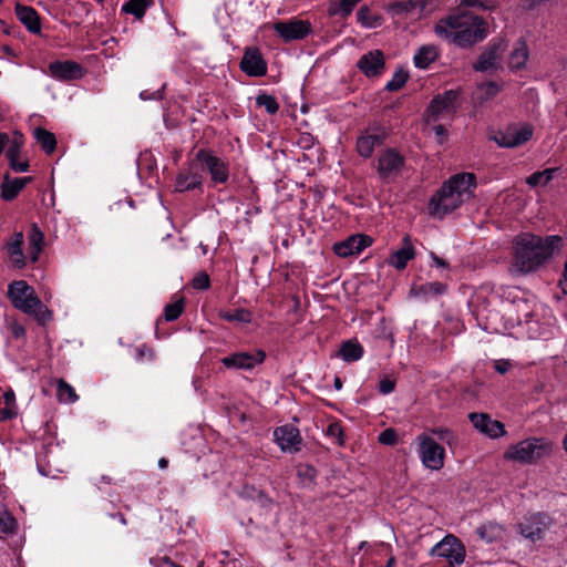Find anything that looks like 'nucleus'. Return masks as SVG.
<instances>
[{
  "mask_svg": "<svg viewBox=\"0 0 567 567\" xmlns=\"http://www.w3.org/2000/svg\"><path fill=\"white\" fill-rule=\"evenodd\" d=\"M1 399H2V403H4V405H9L14 410L16 396H14L13 391H11V390L7 391Z\"/></svg>",
  "mask_w": 567,
  "mask_h": 567,
  "instance_id": "58",
  "label": "nucleus"
},
{
  "mask_svg": "<svg viewBox=\"0 0 567 567\" xmlns=\"http://www.w3.org/2000/svg\"><path fill=\"white\" fill-rule=\"evenodd\" d=\"M17 520L13 516L8 513L0 515V533L10 534L13 533Z\"/></svg>",
  "mask_w": 567,
  "mask_h": 567,
  "instance_id": "45",
  "label": "nucleus"
},
{
  "mask_svg": "<svg viewBox=\"0 0 567 567\" xmlns=\"http://www.w3.org/2000/svg\"><path fill=\"white\" fill-rule=\"evenodd\" d=\"M202 183L203 176L198 172V164L193 161L186 172L177 175L175 186L177 192H186L200 187Z\"/></svg>",
  "mask_w": 567,
  "mask_h": 567,
  "instance_id": "22",
  "label": "nucleus"
},
{
  "mask_svg": "<svg viewBox=\"0 0 567 567\" xmlns=\"http://www.w3.org/2000/svg\"><path fill=\"white\" fill-rule=\"evenodd\" d=\"M564 239L559 235L537 236L525 233L517 236L514 246V265L522 274L537 269L540 265L560 251Z\"/></svg>",
  "mask_w": 567,
  "mask_h": 567,
  "instance_id": "2",
  "label": "nucleus"
},
{
  "mask_svg": "<svg viewBox=\"0 0 567 567\" xmlns=\"http://www.w3.org/2000/svg\"><path fill=\"white\" fill-rule=\"evenodd\" d=\"M372 244L370 236L358 234L352 235L343 241L333 245V251L340 257H349L360 254L364 248Z\"/></svg>",
  "mask_w": 567,
  "mask_h": 567,
  "instance_id": "16",
  "label": "nucleus"
},
{
  "mask_svg": "<svg viewBox=\"0 0 567 567\" xmlns=\"http://www.w3.org/2000/svg\"><path fill=\"white\" fill-rule=\"evenodd\" d=\"M34 138L41 145L47 154H52L56 147V138L53 133L42 127H37L33 132Z\"/></svg>",
  "mask_w": 567,
  "mask_h": 567,
  "instance_id": "33",
  "label": "nucleus"
},
{
  "mask_svg": "<svg viewBox=\"0 0 567 567\" xmlns=\"http://www.w3.org/2000/svg\"><path fill=\"white\" fill-rule=\"evenodd\" d=\"M511 367H512V363L509 360H498V361H495V364H494L496 372H498L501 374L506 373Z\"/></svg>",
  "mask_w": 567,
  "mask_h": 567,
  "instance_id": "57",
  "label": "nucleus"
},
{
  "mask_svg": "<svg viewBox=\"0 0 567 567\" xmlns=\"http://www.w3.org/2000/svg\"><path fill=\"white\" fill-rule=\"evenodd\" d=\"M240 69L249 76L266 75L267 62L258 48H246L240 61Z\"/></svg>",
  "mask_w": 567,
  "mask_h": 567,
  "instance_id": "13",
  "label": "nucleus"
},
{
  "mask_svg": "<svg viewBox=\"0 0 567 567\" xmlns=\"http://www.w3.org/2000/svg\"><path fill=\"white\" fill-rule=\"evenodd\" d=\"M184 309V299L181 298L173 303H168L164 309V317L166 321L176 320L183 312Z\"/></svg>",
  "mask_w": 567,
  "mask_h": 567,
  "instance_id": "43",
  "label": "nucleus"
},
{
  "mask_svg": "<svg viewBox=\"0 0 567 567\" xmlns=\"http://www.w3.org/2000/svg\"><path fill=\"white\" fill-rule=\"evenodd\" d=\"M43 238V233L37 224H33L29 235L30 248H42Z\"/></svg>",
  "mask_w": 567,
  "mask_h": 567,
  "instance_id": "46",
  "label": "nucleus"
},
{
  "mask_svg": "<svg viewBox=\"0 0 567 567\" xmlns=\"http://www.w3.org/2000/svg\"><path fill=\"white\" fill-rule=\"evenodd\" d=\"M272 29L284 40L289 43L307 38L311 31V23L307 20L292 18L287 21H277L272 24Z\"/></svg>",
  "mask_w": 567,
  "mask_h": 567,
  "instance_id": "7",
  "label": "nucleus"
},
{
  "mask_svg": "<svg viewBox=\"0 0 567 567\" xmlns=\"http://www.w3.org/2000/svg\"><path fill=\"white\" fill-rule=\"evenodd\" d=\"M338 355L347 362L358 361L363 355V348L355 340H347L341 344Z\"/></svg>",
  "mask_w": 567,
  "mask_h": 567,
  "instance_id": "29",
  "label": "nucleus"
},
{
  "mask_svg": "<svg viewBox=\"0 0 567 567\" xmlns=\"http://www.w3.org/2000/svg\"><path fill=\"white\" fill-rule=\"evenodd\" d=\"M431 257H432V259H433V261L435 262L436 266L442 267V268H447L449 267L447 261L444 260L443 258H440L434 252H431Z\"/></svg>",
  "mask_w": 567,
  "mask_h": 567,
  "instance_id": "62",
  "label": "nucleus"
},
{
  "mask_svg": "<svg viewBox=\"0 0 567 567\" xmlns=\"http://www.w3.org/2000/svg\"><path fill=\"white\" fill-rule=\"evenodd\" d=\"M384 55L380 50H373L363 54L357 63V66L360 69V71H362V73L368 78L380 75L384 69Z\"/></svg>",
  "mask_w": 567,
  "mask_h": 567,
  "instance_id": "18",
  "label": "nucleus"
},
{
  "mask_svg": "<svg viewBox=\"0 0 567 567\" xmlns=\"http://www.w3.org/2000/svg\"><path fill=\"white\" fill-rule=\"evenodd\" d=\"M533 136V127L528 124L522 126L513 124L504 131L497 132L493 140L502 147H517L529 141Z\"/></svg>",
  "mask_w": 567,
  "mask_h": 567,
  "instance_id": "10",
  "label": "nucleus"
},
{
  "mask_svg": "<svg viewBox=\"0 0 567 567\" xmlns=\"http://www.w3.org/2000/svg\"><path fill=\"white\" fill-rule=\"evenodd\" d=\"M192 286H193V288L198 289V290H207L210 287L209 276L205 271L198 272L194 277V279L192 281Z\"/></svg>",
  "mask_w": 567,
  "mask_h": 567,
  "instance_id": "48",
  "label": "nucleus"
},
{
  "mask_svg": "<svg viewBox=\"0 0 567 567\" xmlns=\"http://www.w3.org/2000/svg\"><path fill=\"white\" fill-rule=\"evenodd\" d=\"M430 555L445 558L451 565H461L465 558V547L457 537L447 535L432 547Z\"/></svg>",
  "mask_w": 567,
  "mask_h": 567,
  "instance_id": "5",
  "label": "nucleus"
},
{
  "mask_svg": "<svg viewBox=\"0 0 567 567\" xmlns=\"http://www.w3.org/2000/svg\"><path fill=\"white\" fill-rule=\"evenodd\" d=\"M506 49L507 42L504 39L491 41L473 64V69L477 72L498 70L501 68L502 55Z\"/></svg>",
  "mask_w": 567,
  "mask_h": 567,
  "instance_id": "6",
  "label": "nucleus"
},
{
  "mask_svg": "<svg viewBox=\"0 0 567 567\" xmlns=\"http://www.w3.org/2000/svg\"><path fill=\"white\" fill-rule=\"evenodd\" d=\"M14 11L19 21L28 29V31L34 34L40 33V17L32 7L17 3Z\"/></svg>",
  "mask_w": 567,
  "mask_h": 567,
  "instance_id": "24",
  "label": "nucleus"
},
{
  "mask_svg": "<svg viewBox=\"0 0 567 567\" xmlns=\"http://www.w3.org/2000/svg\"><path fill=\"white\" fill-rule=\"evenodd\" d=\"M468 417L475 429L491 437H498L505 434L504 424L497 420H492L488 414L471 413Z\"/></svg>",
  "mask_w": 567,
  "mask_h": 567,
  "instance_id": "19",
  "label": "nucleus"
},
{
  "mask_svg": "<svg viewBox=\"0 0 567 567\" xmlns=\"http://www.w3.org/2000/svg\"><path fill=\"white\" fill-rule=\"evenodd\" d=\"M415 257V249L412 245L409 235H405L402 240V247L393 251L389 259V265L398 270H403L408 262Z\"/></svg>",
  "mask_w": 567,
  "mask_h": 567,
  "instance_id": "23",
  "label": "nucleus"
},
{
  "mask_svg": "<svg viewBox=\"0 0 567 567\" xmlns=\"http://www.w3.org/2000/svg\"><path fill=\"white\" fill-rule=\"evenodd\" d=\"M409 79V73L403 69H399L392 76V80L388 82L385 89L390 92L399 91L404 86Z\"/></svg>",
  "mask_w": 567,
  "mask_h": 567,
  "instance_id": "40",
  "label": "nucleus"
},
{
  "mask_svg": "<svg viewBox=\"0 0 567 567\" xmlns=\"http://www.w3.org/2000/svg\"><path fill=\"white\" fill-rule=\"evenodd\" d=\"M358 21L369 28H373L380 24V17L371 16L370 9L368 7H361L357 13Z\"/></svg>",
  "mask_w": 567,
  "mask_h": 567,
  "instance_id": "42",
  "label": "nucleus"
},
{
  "mask_svg": "<svg viewBox=\"0 0 567 567\" xmlns=\"http://www.w3.org/2000/svg\"><path fill=\"white\" fill-rule=\"evenodd\" d=\"M434 97L431 100L425 113L427 115V122H436L442 114L454 113L455 110L447 105L444 101H440L439 104L434 105Z\"/></svg>",
  "mask_w": 567,
  "mask_h": 567,
  "instance_id": "34",
  "label": "nucleus"
},
{
  "mask_svg": "<svg viewBox=\"0 0 567 567\" xmlns=\"http://www.w3.org/2000/svg\"><path fill=\"white\" fill-rule=\"evenodd\" d=\"M256 103L260 107H265L267 113L276 114L279 110V104L272 95L262 93L256 97Z\"/></svg>",
  "mask_w": 567,
  "mask_h": 567,
  "instance_id": "41",
  "label": "nucleus"
},
{
  "mask_svg": "<svg viewBox=\"0 0 567 567\" xmlns=\"http://www.w3.org/2000/svg\"><path fill=\"white\" fill-rule=\"evenodd\" d=\"M11 331H12V334H13L14 338H21L25 333V329L22 326L18 324V323H13L11 326Z\"/></svg>",
  "mask_w": 567,
  "mask_h": 567,
  "instance_id": "61",
  "label": "nucleus"
},
{
  "mask_svg": "<svg viewBox=\"0 0 567 567\" xmlns=\"http://www.w3.org/2000/svg\"><path fill=\"white\" fill-rule=\"evenodd\" d=\"M328 436L336 439L339 445H343V431L339 423H330L326 430Z\"/></svg>",
  "mask_w": 567,
  "mask_h": 567,
  "instance_id": "49",
  "label": "nucleus"
},
{
  "mask_svg": "<svg viewBox=\"0 0 567 567\" xmlns=\"http://www.w3.org/2000/svg\"><path fill=\"white\" fill-rule=\"evenodd\" d=\"M152 2V0H130L122 7V10L140 20L144 17L146 9Z\"/></svg>",
  "mask_w": 567,
  "mask_h": 567,
  "instance_id": "35",
  "label": "nucleus"
},
{
  "mask_svg": "<svg viewBox=\"0 0 567 567\" xmlns=\"http://www.w3.org/2000/svg\"><path fill=\"white\" fill-rule=\"evenodd\" d=\"M558 286L560 287L564 295H567V260L565 262L563 277L560 278Z\"/></svg>",
  "mask_w": 567,
  "mask_h": 567,
  "instance_id": "60",
  "label": "nucleus"
},
{
  "mask_svg": "<svg viewBox=\"0 0 567 567\" xmlns=\"http://www.w3.org/2000/svg\"><path fill=\"white\" fill-rule=\"evenodd\" d=\"M460 7H480L483 8V3L478 0H462Z\"/></svg>",
  "mask_w": 567,
  "mask_h": 567,
  "instance_id": "63",
  "label": "nucleus"
},
{
  "mask_svg": "<svg viewBox=\"0 0 567 567\" xmlns=\"http://www.w3.org/2000/svg\"><path fill=\"white\" fill-rule=\"evenodd\" d=\"M194 162L210 174L214 183L224 184L228 181V164L221 158L215 156L210 151L199 150Z\"/></svg>",
  "mask_w": 567,
  "mask_h": 567,
  "instance_id": "8",
  "label": "nucleus"
},
{
  "mask_svg": "<svg viewBox=\"0 0 567 567\" xmlns=\"http://www.w3.org/2000/svg\"><path fill=\"white\" fill-rule=\"evenodd\" d=\"M434 32L461 49H468L487 38L488 23L482 17L460 8L456 13L440 19Z\"/></svg>",
  "mask_w": 567,
  "mask_h": 567,
  "instance_id": "1",
  "label": "nucleus"
},
{
  "mask_svg": "<svg viewBox=\"0 0 567 567\" xmlns=\"http://www.w3.org/2000/svg\"><path fill=\"white\" fill-rule=\"evenodd\" d=\"M395 382L393 380H390L388 378L381 380L379 384V390L382 394H389L394 391Z\"/></svg>",
  "mask_w": 567,
  "mask_h": 567,
  "instance_id": "55",
  "label": "nucleus"
},
{
  "mask_svg": "<svg viewBox=\"0 0 567 567\" xmlns=\"http://www.w3.org/2000/svg\"><path fill=\"white\" fill-rule=\"evenodd\" d=\"M221 318L229 322L248 323L251 321V313L246 309H235L233 311L221 313Z\"/></svg>",
  "mask_w": 567,
  "mask_h": 567,
  "instance_id": "38",
  "label": "nucleus"
},
{
  "mask_svg": "<svg viewBox=\"0 0 567 567\" xmlns=\"http://www.w3.org/2000/svg\"><path fill=\"white\" fill-rule=\"evenodd\" d=\"M435 135L439 137V142L442 144L446 138L447 131L443 125H436L433 127Z\"/></svg>",
  "mask_w": 567,
  "mask_h": 567,
  "instance_id": "59",
  "label": "nucleus"
},
{
  "mask_svg": "<svg viewBox=\"0 0 567 567\" xmlns=\"http://www.w3.org/2000/svg\"><path fill=\"white\" fill-rule=\"evenodd\" d=\"M443 185L463 199L465 196L471 197L473 195L476 187V177L473 173H460L450 177Z\"/></svg>",
  "mask_w": 567,
  "mask_h": 567,
  "instance_id": "17",
  "label": "nucleus"
},
{
  "mask_svg": "<svg viewBox=\"0 0 567 567\" xmlns=\"http://www.w3.org/2000/svg\"><path fill=\"white\" fill-rule=\"evenodd\" d=\"M13 416H16L14 410L9 405H4V403H2V399L0 398V422L10 420Z\"/></svg>",
  "mask_w": 567,
  "mask_h": 567,
  "instance_id": "54",
  "label": "nucleus"
},
{
  "mask_svg": "<svg viewBox=\"0 0 567 567\" xmlns=\"http://www.w3.org/2000/svg\"><path fill=\"white\" fill-rule=\"evenodd\" d=\"M58 398L63 402H74L78 399V395L74 389L66 383L64 380L60 379L58 381Z\"/></svg>",
  "mask_w": 567,
  "mask_h": 567,
  "instance_id": "39",
  "label": "nucleus"
},
{
  "mask_svg": "<svg viewBox=\"0 0 567 567\" xmlns=\"http://www.w3.org/2000/svg\"><path fill=\"white\" fill-rule=\"evenodd\" d=\"M550 524L551 519L545 513L529 514L518 524V529L525 538L536 542L543 538Z\"/></svg>",
  "mask_w": 567,
  "mask_h": 567,
  "instance_id": "11",
  "label": "nucleus"
},
{
  "mask_svg": "<svg viewBox=\"0 0 567 567\" xmlns=\"http://www.w3.org/2000/svg\"><path fill=\"white\" fill-rule=\"evenodd\" d=\"M420 440V455L423 465L431 470L442 468L444 465V449L432 437L422 435Z\"/></svg>",
  "mask_w": 567,
  "mask_h": 567,
  "instance_id": "12",
  "label": "nucleus"
},
{
  "mask_svg": "<svg viewBox=\"0 0 567 567\" xmlns=\"http://www.w3.org/2000/svg\"><path fill=\"white\" fill-rule=\"evenodd\" d=\"M462 203V198H460L456 194L453 193V190L443 185L430 200V214L434 217L442 218L446 214L457 208Z\"/></svg>",
  "mask_w": 567,
  "mask_h": 567,
  "instance_id": "9",
  "label": "nucleus"
},
{
  "mask_svg": "<svg viewBox=\"0 0 567 567\" xmlns=\"http://www.w3.org/2000/svg\"><path fill=\"white\" fill-rule=\"evenodd\" d=\"M24 143V136L20 132H13V136L8 143L7 157L8 159L18 158L21 152V147Z\"/></svg>",
  "mask_w": 567,
  "mask_h": 567,
  "instance_id": "37",
  "label": "nucleus"
},
{
  "mask_svg": "<svg viewBox=\"0 0 567 567\" xmlns=\"http://www.w3.org/2000/svg\"><path fill=\"white\" fill-rule=\"evenodd\" d=\"M551 452L553 443L549 440L530 437L512 445L504 456L520 463H534Z\"/></svg>",
  "mask_w": 567,
  "mask_h": 567,
  "instance_id": "4",
  "label": "nucleus"
},
{
  "mask_svg": "<svg viewBox=\"0 0 567 567\" xmlns=\"http://www.w3.org/2000/svg\"><path fill=\"white\" fill-rule=\"evenodd\" d=\"M298 475L309 482H312L317 475V471L311 465H300L298 467Z\"/></svg>",
  "mask_w": 567,
  "mask_h": 567,
  "instance_id": "52",
  "label": "nucleus"
},
{
  "mask_svg": "<svg viewBox=\"0 0 567 567\" xmlns=\"http://www.w3.org/2000/svg\"><path fill=\"white\" fill-rule=\"evenodd\" d=\"M404 165V157L394 148L385 150L378 161V173L382 179L396 175Z\"/></svg>",
  "mask_w": 567,
  "mask_h": 567,
  "instance_id": "14",
  "label": "nucleus"
},
{
  "mask_svg": "<svg viewBox=\"0 0 567 567\" xmlns=\"http://www.w3.org/2000/svg\"><path fill=\"white\" fill-rule=\"evenodd\" d=\"M478 90L483 91L482 100L486 101V100H491L494 96H496L498 94V92L501 91V86L497 83L491 81V82L482 83L478 86Z\"/></svg>",
  "mask_w": 567,
  "mask_h": 567,
  "instance_id": "44",
  "label": "nucleus"
},
{
  "mask_svg": "<svg viewBox=\"0 0 567 567\" xmlns=\"http://www.w3.org/2000/svg\"><path fill=\"white\" fill-rule=\"evenodd\" d=\"M446 291V285L434 281L427 282L420 286H415L411 289L410 293L414 297H429V296H439L443 295Z\"/></svg>",
  "mask_w": 567,
  "mask_h": 567,
  "instance_id": "32",
  "label": "nucleus"
},
{
  "mask_svg": "<svg viewBox=\"0 0 567 567\" xmlns=\"http://www.w3.org/2000/svg\"><path fill=\"white\" fill-rule=\"evenodd\" d=\"M9 162H10V167L14 172H27L29 169L28 161L19 162L18 158H13V159H9Z\"/></svg>",
  "mask_w": 567,
  "mask_h": 567,
  "instance_id": "56",
  "label": "nucleus"
},
{
  "mask_svg": "<svg viewBox=\"0 0 567 567\" xmlns=\"http://www.w3.org/2000/svg\"><path fill=\"white\" fill-rule=\"evenodd\" d=\"M383 135H364L358 138L357 151L363 157H370L374 147L383 143Z\"/></svg>",
  "mask_w": 567,
  "mask_h": 567,
  "instance_id": "30",
  "label": "nucleus"
},
{
  "mask_svg": "<svg viewBox=\"0 0 567 567\" xmlns=\"http://www.w3.org/2000/svg\"><path fill=\"white\" fill-rule=\"evenodd\" d=\"M432 432H433V434H435L437 436L439 440L445 441L450 445L454 441L453 432L450 431L449 429L439 427V429H433Z\"/></svg>",
  "mask_w": 567,
  "mask_h": 567,
  "instance_id": "53",
  "label": "nucleus"
},
{
  "mask_svg": "<svg viewBox=\"0 0 567 567\" xmlns=\"http://www.w3.org/2000/svg\"><path fill=\"white\" fill-rule=\"evenodd\" d=\"M266 354L259 350L256 354L248 352H237L231 355L223 358L221 362L225 367L231 369H252L257 363L265 360Z\"/></svg>",
  "mask_w": 567,
  "mask_h": 567,
  "instance_id": "20",
  "label": "nucleus"
},
{
  "mask_svg": "<svg viewBox=\"0 0 567 567\" xmlns=\"http://www.w3.org/2000/svg\"><path fill=\"white\" fill-rule=\"evenodd\" d=\"M359 1L360 0H340L339 10H334L333 13L340 12L342 17H347L352 12L353 8Z\"/></svg>",
  "mask_w": 567,
  "mask_h": 567,
  "instance_id": "51",
  "label": "nucleus"
},
{
  "mask_svg": "<svg viewBox=\"0 0 567 567\" xmlns=\"http://www.w3.org/2000/svg\"><path fill=\"white\" fill-rule=\"evenodd\" d=\"M425 7V0H405L389 4L388 10L393 17H408L421 13Z\"/></svg>",
  "mask_w": 567,
  "mask_h": 567,
  "instance_id": "26",
  "label": "nucleus"
},
{
  "mask_svg": "<svg viewBox=\"0 0 567 567\" xmlns=\"http://www.w3.org/2000/svg\"><path fill=\"white\" fill-rule=\"evenodd\" d=\"M559 168H546L543 172H535L530 176L527 177L526 183L532 186L536 187L540 184L546 185L548 182H550L554 177V174Z\"/></svg>",
  "mask_w": 567,
  "mask_h": 567,
  "instance_id": "36",
  "label": "nucleus"
},
{
  "mask_svg": "<svg viewBox=\"0 0 567 567\" xmlns=\"http://www.w3.org/2000/svg\"><path fill=\"white\" fill-rule=\"evenodd\" d=\"M274 437L276 443L284 452H297L300 450V432L296 426L291 424L277 427L274 431Z\"/></svg>",
  "mask_w": 567,
  "mask_h": 567,
  "instance_id": "15",
  "label": "nucleus"
},
{
  "mask_svg": "<svg viewBox=\"0 0 567 567\" xmlns=\"http://www.w3.org/2000/svg\"><path fill=\"white\" fill-rule=\"evenodd\" d=\"M8 298L14 308L32 315L39 324L45 326L52 319V312L37 296L33 287L24 280L13 281L8 288Z\"/></svg>",
  "mask_w": 567,
  "mask_h": 567,
  "instance_id": "3",
  "label": "nucleus"
},
{
  "mask_svg": "<svg viewBox=\"0 0 567 567\" xmlns=\"http://www.w3.org/2000/svg\"><path fill=\"white\" fill-rule=\"evenodd\" d=\"M50 74L59 80L80 79L83 75L82 66L73 61L52 62L49 65Z\"/></svg>",
  "mask_w": 567,
  "mask_h": 567,
  "instance_id": "21",
  "label": "nucleus"
},
{
  "mask_svg": "<svg viewBox=\"0 0 567 567\" xmlns=\"http://www.w3.org/2000/svg\"><path fill=\"white\" fill-rule=\"evenodd\" d=\"M32 181V177L11 178L7 173L1 184V198L6 202L13 200L19 193Z\"/></svg>",
  "mask_w": 567,
  "mask_h": 567,
  "instance_id": "25",
  "label": "nucleus"
},
{
  "mask_svg": "<svg viewBox=\"0 0 567 567\" xmlns=\"http://www.w3.org/2000/svg\"><path fill=\"white\" fill-rule=\"evenodd\" d=\"M437 55V48L435 45H423L414 55V64L420 69H426L432 62L436 60Z\"/></svg>",
  "mask_w": 567,
  "mask_h": 567,
  "instance_id": "31",
  "label": "nucleus"
},
{
  "mask_svg": "<svg viewBox=\"0 0 567 567\" xmlns=\"http://www.w3.org/2000/svg\"><path fill=\"white\" fill-rule=\"evenodd\" d=\"M528 48L523 39H519L516 47L509 55L508 65L512 70H520L525 66L528 59Z\"/></svg>",
  "mask_w": 567,
  "mask_h": 567,
  "instance_id": "28",
  "label": "nucleus"
},
{
  "mask_svg": "<svg viewBox=\"0 0 567 567\" xmlns=\"http://www.w3.org/2000/svg\"><path fill=\"white\" fill-rule=\"evenodd\" d=\"M42 248H31L30 251V259L32 262H35L38 260L39 254Z\"/></svg>",
  "mask_w": 567,
  "mask_h": 567,
  "instance_id": "64",
  "label": "nucleus"
},
{
  "mask_svg": "<svg viewBox=\"0 0 567 567\" xmlns=\"http://www.w3.org/2000/svg\"><path fill=\"white\" fill-rule=\"evenodd\" d=\"M458 97V92L454 90L445 91L443 94H437L434 96V105L439 104V102L442 100L447 105L452 106L455 110V102Z\"/></svg>",
  "mask_w": 567,
  "mask_h": 567,
  "instance_id": "47",
  "label": "nucleus"
},
{
  "mask_svg": "<svg viewBox=\"0 0 567 567\" xmlns=\"http://www.w3.org/2000/svg\"><path fill=\"white\" fill-rule=\"evenodd\" d=\"M379 442L384 445H394L398 442L396 431L392 427L385 429L380 433Z\"/></svg>",
  "mask_w": 567,
  "mask_h": 567,
  "instance_id": "50",
  "label": "nucleus"
},
{
  "mask_svg": "<svg viewBox=\"0 0 567 567\" xmlns=\"http://www.w3.org/2000/svg\"><path fill=\"white\" fill-rule=\"evenodd\" d=\"M23 234L18 231L13 234L12 240L8 244V251L13 265L17 268H23L25 266V259L22 251Z\"/></svg>",
  "mask_w": 567,
  "mask_h": 567,
  "instance_id": "27",
  "label": "nucleus"
}]
</instances>
